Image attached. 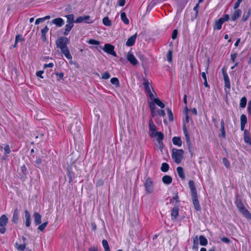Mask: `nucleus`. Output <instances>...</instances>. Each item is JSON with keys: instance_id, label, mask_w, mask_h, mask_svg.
Listing matches in <instances>:
<instances>
[{"instance_id": "obj_22", "label": "nucleus", "mask_w": 251, "mask_h": 251, "mask_svg": "<svg viewBox=\"0 0 251 251\" xmlns=\"http://www.w3.org/2000/svg\"><path fill=\"white\" fill-rule=\"evenodd\" d=\"M176 171L178 176L182 179H184L185 176L184 173L183 169L181 167H178L176 168Z\"/></svg>"}, {"instance_id": "obj_8", "label": "nucleus", "mask_w": 251, "mask_h": 251, "mask_svg": "<svg viewBox=\"0 0 251 251\" xmlns=\"http://www.w3.org/2000/svg\"><path fill=\"white\" fill-rule=\"evenodd\" d=\"M102 50L106 53L112 55L114 56H116V53L114 51V47L113 46L109 44H106L104 45Z\"/></svg>"}, {"instance_id": "obj_40", "label": "nucleus", "mask_w": 251, "mask_h": 251, "mask_svg": "<svg viewBox=\"0 0 251 251\" xmlns=\"http://www.w3.org/2000/svg\"><path fill=\"white\" fill-rule=\"evenodd\" d=\"M172 56H173V52L171 50H169L167 53L166 57L167 61L171 63L172 62Z\"/></svg>"}, {"instance_id": "obj_19", "label": "nucleus", "mask_w": 251, "mask_h": 251, "mask_svg": "<svg viewBox=\"0 0 251 251\" xmlns=\"http://www.w3.org/2000/svg\"><path fill=\"white\" fill-rule=\"evenodd\" d=\"M241 13L242 11L241 10L236 9L231 16V20L235 21L241 16Z\"/></svg>"}, {"instance_id": "obj_26", "label": "nucleus", "mask_w": 251, "mask_h": 251, "mask_svg": "<svg viewBox=\"0 0 251 251\" xmlns=\"http://www.w3.org/2000/svg\"><path fill=\"white\" fill-rule=\"evenodd\" d=\"M74 26L73 24H67L65 27L64 35H67Z\"/></svg>"}, {"instance_id": "obj_1", "label": "nucleus", "mask_w": 251, "mask_h": 251, "mask_svg": "<svg viewBox=\"0 0 251 251\" xmlns=\"http://www.w3.org/2000/svg\"><path fill=\"white\" fill-rule=\"evenodd\" d=\"M183 153L184 151L182 150L176 149H173L172 150V158L176 163L179 164L181 162Z\"/></svg>"}, {"instance_id": "obj_30", "label": "nucleus", "mask_w": 251, "mask_h": 251, "mask_svg": "<svg viewBox=\"0 0 251 251\" xmlns=\"http://www.w3.org/2000/svg\"><path fill=\"white\" fill-rule=\"evenodd\" d=\"M121 18L122 21L126 25L129 24V20L126 17V14L125 12H122L121 14Z\"/></svg>"}, {"instance_id": "obj_20", "label": "nucleus", "mask_w": 251, "mask_h": 251, "mask_svg": "<svg viewBox=\"0 0 251 251\" xmlns=\"http://www.w3.org/2000/svg\"><path fill=\"white\" fill-rule=\"evenodd\" d=\"M25 226L29 227L31 224L30 215L28 211H25Z\"/></svg>"}, {"instance_id": "obj_37", "label": "nucleus", "mask_w": 251, "mask_h": 251, "mask_svg": "<svg viewBox=\"0 0 251 251\" xmlns=\"http://www.w3.org/2000/svg\"><path fill=\"white\" fill-rule=\"evenodd\" d=\"M49 28L47 26H46L44 28L41 30V37L44 40L46 38V34L49 31Z\"/></svg>"}, {"instance_id": "obj_61", "label": "nucleus", "mask_w": 251, "mask_h": 251, "mask_svg": "<svg viewBox=\"0 0 251 251\" xmlns=\"http://www.w3.org/2000/svg\"><path fill=\"white\" fill-rule=\"evenodd\" d=\"M103 181L102 180H99L96 182V186H97V187L103 185Z\"/></svg>"}, {"instance_id": "obj_59", "label": "nucleus", "mask_w": 251, "mask_h": 251, "mask_svg": "<svg viewBox=\"0 0 251 251\" xmlns=\"http://www.w3.org/2000/svg\"><path fill=\"white\" fill-rule=\"evenodd\" d=\"M126 3V0H119L118 1V4L120 6H124Z\"/></svg>"}, {"instance_id": "obj_4", "label": "nucleus", "mask_w": 251, "mask_h": 251, "mask_svg": "<svg viewBox=\"0 0 251 251\" xmlns=\"http://www.w3.org/2000/svg\"><path fill=\"white\" fill-rule=\"evenodd\" d=\"M143 85L147 95L149 97H150L151 99H153L154 95L152 93V92L151 91V90H152V88L151 83L149 82L148 80L144 79Z\"/></svg>"}, {"instance_id": "obj_10", "label": "nucleus", "mask_w": 251, "mask_h": 251, "mask_svg": "<svg viewBox=\"0 0 251 251\" xmlns=\"http://www.w3.org/2000/svg\"><path fill=\"white\" fill-rule=\"evenodd\" d=\"M127 60L132 65H136L138 64V61L135 56L130 52H128L126 56Z\"/></svg>"}, {"instance_id": "obj_42", "label": "nucleus", "mask_w": 251, "mask_h": 251, "mask_svg": "<svg viewBox=\"0 0 251 251\" xmlns=\"http://www.w3.org/2000/svg\"><path fill=\"white\" fill-rule=\"evenodd\" d=\"M244 133H245V136H244V141L246 143H251V140L250 137L249 135L248 134V133L247 132L246 130L245 131Z\"/></svg>"}, {"instance_id": "obj_47", "label": "nucleus", "mask_w": 251, "mask_h": 251, "mask_svg": "<svg viewBox=\"0 0 251 251\" xmlns=\"http://www.w3.org/2000/svg\"><path fill=\"white\" fill-rule=\"evenodd\" d=\"M87 43L91 45H99L100 44L99 41L95 40L94 39H90L87 41Z\"/></svg>"}, {"instance_id": "obj_7", "label": "nucleus", "mask_w": 251, "mask_h": 251, "mask_svg": "<svg viewBox=\"0 0 251 251\" xmlns=\"http://www.w3.org/2000/svg\"><path fill=\"white\" fill-rule=\"evenodd\" d=\"M8 219L5 215H3L0 217V233L3 234L5 233L6 229L5 226L8 223Z\"/></svg>"}, {"instance_id": "obj_50", "label": "nucleus", "mask_w": 251, "mask_h": 251, "mask_svg": "<svg viewBox=\"0 0 251 251\" xmlns=\"http://www.w3.org/2000/svg\"><path fill=\"white\" fill-rule=\"evenodd\" d=\"M4 150L5 154H8L10 153V148H9V146L8 145H6L4 147Z\"/></svg>"}, {"instance_id": "obj_54", "label": "nucleus", "mask_w": 251, "mask_h": 251, "mask_svg": "<svg viewBox=\"0 0 251 251\" xmlns=\"http://www.w3.org/2000/svg\"><path fill=\"white\" fill-rule=\"evenodd\" d=\"M198 243L197 240V237H196L195 239H194L193 241V248L197 249L198 248Z\"/></svg>"}, {"instance_id": "obj_23", "label": "nucleus", "mask_w": 251, "mask_h": 251, "mask_svg": "<svg viewBox=\"0 0 251 251\" xmlns=\"http://www.w3.org/2000/svg\"><path fill=\"white\" fill-rule=\"evenodd\" d=\"M224 78L225 81V87L227 88L230 89V83L229 77L227 74L225 73L224 74Z\"/></svg>"}, {"instance_id": "obj_36", "label": "nucleus", "mask_w": 251, "mask_h": 251, "mask_svg": "<svg viewBox=\"0 0 251 251\" xmlns=\"http://www.w3.org/2000/svg\"><path fill=\"white\" fill-rule=\"evenodd\" d=\"M111 83L114 85L116 87H119L120 86L119 81L117 77H113L110 80Z\"/></svg>"}, {"instance_id": "obj_27", "label": "nucleus", "mask_w": 251, "mask_h": 251, "mask_svg": "<svg viewBox=\"0 0 251 251\" xmlns=\"http://www.w3.org/2000/svg\"><path fill=\"white\" fill-rule=\"evenodd\" d=\"M154 103L157 104L158 106L163 108L165 107V104L158 99L154 98L153 96V99H151Z\"/></svg>"}, {"instance_id": "obj_56", "label": "nucleus", "mask_w": 251, "mask_h": 251, "mask_svg": "<svg viewBox=\"0 0 251 251\" xmlns=\"http://www.w3.org/2000/svg\"><path fill=\"white\" fill-rule=\"evenodd\" d=\"M54 66V64L53 63H50L49 64H45L44 65V68H48V67H49V68H52Z\"/></svg>"}, {"instance_id": "obj_21", "label": "nucleus", "mask_w": 251, "mask_h": 251, "mask_svg": "<svg viewBox=\"0 0 251 251\" xmlns=\"http://www.w3.org/2000/svg\"><path fill=\"white\" fill-rule=\"evenodd\" d=\"M172 142L175 145L180 147L182 145L181 138L178 137H174L172 139Z\"/></svg>"}, {"instance_id": "obj_25", "label": "nucleus", "mask_w": 251, "mask_h": 251, "mask_svg": "<svg viewBox=\"0 0 251 251\" xmlns=\"http://www.w3.org/2000/svg\"><path fill=\"white\" fill-rule=\"evenodd\" d=\"M89 19H90V16L88 15L84 16L83 17L80 16V17H78L75 20V22L76 23H80L84 21H86L89 20Z\"/></svg>"}, {"instance_id": "obj_17", "label": "nucleus", "mask_w": 251, "mask_h": 251, "mask_svg": "<svg viewBox=\"0 0 251 251\" xmlns=\"http://www.w3.org/2000/svg\"><path fill=\"white\" fill-rule=\"evenodd\" d=\"M178 215V208L175 207L173 208L171 211V218L173 220H175Z\"/></svg>"}, {"instance_id": "obj_43", "label": "nucleus", "mask_w": 251, "mask_h": 251, "mask_svg": "<svg viewBox=\"0 0 251 251\" xmlns=\"http://www.w3.org/2000/svg\"><path fill=\"white\" fill-rule=\"evenodd\" d=\"M167 111L169 121H173L174 120V116H173V112H172L171 110L169 108H167Z\"/></svg>"}, {"instance_id": "obj_60", "label": "nucleus", "mask_w": 251, "mask_h": 251, "mask_svg": "<svg viewBox=\"0 0 251 251\" xmlns=\"http://www.w3.org/2000/svg\"><path fill=\"white\" fill-rule=\"evenodd\" d=\"M44 22V19H43L42 18H40L37 19L36 20V21H35V24L36 25H38L41 22Z\"/></svg>"}, {"instance_id": "obj_3", "label": "nucleus", "mask_w": 251, "mask_h": 251, "mask_svg": "<svg viewBox=\"0 0 251 251\" xmlns=\"http://www.w3.org/2000/svg\"><path fill=\"white\" fill-rule=\"evenodd\" d=\"M69 39L65 37L59 38L56 42L57 47L59 48L61 50L67 48V45L69 43Z\"/></svg>"}, {"instance_id": "obj_6", "label": "nucleus", "mask_w": 251, "mask_h": 251, "mask_svg": "<svg viewBox=\"0 0 251 251\" xmlns=\"http://www.w3.org/2000/svg\"><path fill=\"white\" fill-rule=\"evenodd\" d=\"M145 187L147 193H152L154 190L153 181L150 177H148L145 182Z\"/></svg>"}, {"instance_id": "obj_62", "label": "nucleus", "mask_w": 251, "mask_h": 251, "mask_svg": "<svg viewBox=\"0 0 251 251\" xmlns=\"http://www.w3.org/2000/svg\"><path fill=\"white\" fill-rule=\"evenodd\" d=\"M179 197L177 194H176L175 197L171 200V202H172L174 201H175L176 202H178Z\"/></svg>"}, {"instance_id": "obj_31", "label": "nucleus", "mask_w": 251, "mask_h": 251, "mask_svg": "<svg viewBox=\"0 0 251 251\" xmlns=\"http://www.w3.org/2000/svg\"><path fill=\"white\" fill-rule=\"evenodd\" d=\"M19 220V213L17 209L14 210L12 218V221L15 223H17Z\"/></svg>"}, {"instance_id": "obj_28", "label": "nucleus", "mask_w": 251, "mask_h": 251, "mask_svg": "<svg viewBox=\"0 0 251 251\" xmlns=\"http://www.w3.org/2000/svg\"><path fill=\"white\" fill-rule=\"evenodd\" d=\"M200 244L201 246H206L207 244L208 241L203 235H200L199 237Z\"/></svg>"}, {"instance_id": "obj_57", "label": "nucleus", "mask_w": 251, "mask_h": 251, "mask_svg": "<svg viewBox=\"0 0 251 251\" xmlns=\"http://www.w3.org/2000/svg\"><path fill=\"white\" fill-rule=\"evenodd\" d=\"M231 60L234 62L237 57V54L236 53H231L230 55Z\"/></svg>"}, {"instance_id": "obj_35", "label": "nucleus", "mask_w": 251, "mask_h": 251, "mask_svg": "<svg viewBox=\"0 0 251 251\" xmlns=\"http://www.w3.org/2000/svg\"><path fill=\"white\" fill-rule=\"evenodd\" d=\"M102 245L104 249V251H110L108 243L106 240L103 239L102 240Z\"/></svg>"}, {"instance_id": "obj_38", "label": "nucleus", "mask_w": 251, "mask_h": 251, "mask_svg": "<svg viewBox=\"0 0 251 251\" xmlns=\"http://www.w3.org/2000/svg\"><path fill=\"white\" fill-rule=\"evenodd\" d=\"M150 107L151 111V115L152 117H154L156 115V113L155 111V106L154 103H151L150 104Z\"/></svg>"}, {"instance_id": "obj_24", "label": "nucleus", "mask_w": 251, "mask_h": 251, "mask_svg": "<svg viewBox=\"0 0 251 251\" xmlns=\"http://www.w3.org/2000/svg\"><path fill=\"white\" fill-rule=\"evenodd\" d=\"M162 181L165 184H170L172 182V178L170 176L166 175L162 177Z\"/></svg>"}, {"instance_id": "obj_64", "label": "nucleus", "mask_w": 251, "mask_h": 251, "mask_svg": "<svg viewBox=\"0 0 251 251\" xmlns=\"http://www.w3.org/2000/svg\"><path fill=\"white\" fill-rule=\"evenodd\" d=\"M221 240L223 242L226 243H228L229 242V239L226 237H223V238H221Z\"/></svg>"}, {"instance_id": "obj_55", "label": "nucleus", "mask_w": 251, "mask_h": 251, "mask_svg": "<svg viewBox=\"0 0 251 251\" xmlns=\"http://www.w3.org/2000/svg\"><path fill=\"white\" fill-rule=\"evenodd\" d=\"M44 73L43 71H40L37 72H36V75L38 77H39L41 78H43V76H42V74Z\"/></svg>"}, {"instance_id": "obj_12", "label": "nucleus", "mask_w": 251, "mask_h": 251, "mask_svg": "<svg viewBox=\"0 0 251 251\" xmlns=\"http://www.w3.org/2000/svg\"><path fill=\"white\" fill-rule=\"evenodd\" d=\"M137 37V33L129 38L126 42V45L128 47L133 46L135 42Z\"/></svg>"}, {"instance_id": "obj_18", "label": "nucleus", "mask_w": 251, "mask_h": 251, "mask_svg": "<svg viewBox=\"0 0 251 251\" xmlns=\"http://www.w3.org/2000/svg\"><path fill=\"white\" fill-rule=\"evenodd\" d=\"M61 52L64 54L65 57L69 60H72V56L70 53V52L68 48L65 49L61 50ZM72 61H70V63L72 64Z\"/></svg>"}, {"instance_id": "obj_41", "label": "nucleus", "mask_w": 251, "mask_h": 251, "mask_svg": "<svg viewBox=\"0 0 251 251\" xmlns=\"http://www.w3.org/2000/svg\"><path fill=\"white\" fill-rule=\"evenodd\" d=\"M247 104V99L246 97H243L241 98L240 102V106L242 108L246 107Z\"/></svg>"}, {"instance_id": "obj_44", "label": "nucleus", "mask_w": 251, "mask_h": 251, "mask_svg": "<svg viewBox=\"0 0 251 251\" xmlns=\"http://www.w3.org/2000/svg\"><path fill=\"white\" fill-rule=\"evenodd\" d=\"M241 124L246 125L247 122V119L246 116L244 114H242L240 118Z\"/></svg>"}, {"instance_id": "obj_11", "label": "nucleus", "mask_w": 251, "mask_h": 251, "mask_svg": "<svg viewBox=\"0 0 251 251\" xmlns=\"http://www.w3.org/2000/svg\"><path fill=\"white\" fill-rule=\"evenodd\" d=\"M191 197H192L193 203V204L194 205L195 209L197 211L200 210L201 207H200L199 202L198 201L197 194L194 195H192Z\"/></svg>"}, {"instance_id": "obj_9", "label": "nucleus", "mask_w": 251, "mask_h": 251, "mask_svg": "<svg viewBox=\"0 0 251 251\" xmlns=\"http://www.w3.org/2000/svg\"><path fill=\"white\" fill-rule=\"evenodd\" d=\"M157 131H156V126L153 123L152 120L149 123V134L151 137H155V134Z\"/></svg>"}, {"instance_id": "obj_45", "label": "nucleus", "mask_w": 251, "mask_h": 251, "mask_svg": "<svg viewBox=\"0 0 251 251\" xmlns=\"http://www.w3.org/2000/svg\"><path fill=\"white\" fill-rule=\"evenodd\" d=\"M48 224V222H46L38 226V229L41 231H44Z\"/></svg>"}, {"instance_id": "obj_5", "label": "nucleus", "mask_w": 251, "mask_h": 251, "mask_svg": "<svg viewBox=\"0 0 251 251\" xmlns=\"http://www.w3.org/2000/svg\"><path fill=\"white\" fill-rule=\"evenodd\" d=\"M189 121V118L187 114H186L185 119L183 120V130L185 135L186 141L188 144H190L189 134L186 127V124Z\"/></svg>"}, {"instance_id": "obj_51", "label": "nucleus", "mask_w": 251, "mask_h": 251, "mask_svg": "<svg viewBox=\"0 0 251 251\" xmlns=\"http://www.w3.org/2000/svg\"><path fill=\"white\" fill-rule=\"evenodd\" d=\"M177 35V30L176 29H175L173 30L172 35V38L173 40H175L176 39Z\"/></svg>"}, {"instance_id": "obj_48", "label": "nucleus", "mask_w": 251, "mask_h": 251, "mask_svg": "<svg viewBox=\"0 0 251 251\" xmlns=\"http://www.w3.org/2000/svg\"><path fill=\"white\" fill-rule=\"evenodd\" d=\"M16 247L18 250H21V251H24L25 248V244L19 245L17 243H16Z\"/></svg>"}, {"instance_id": "obj_49", "label": "nucleus", "mask_w": 251, "mask_h": 251, "mask_svg": "<svg viewBox=\"0 0 251 251\" xmlns=\"http://www.w3.org/2000/svg\"><path fill=\"white\" fill-rule=\"evenodd\" d=\"M110 77V75L107 72L104 73L101 75V78L103 79H107Z\"/></svg>"}, {"instance_id": "obj_58", "label": "nucleus", "mask_w": 251, "mask_h": 251, "mask_svg": "<svg viewBox=\"0 0 251 251\" xmlns=\"http://www.w3.org/2000/svg\"><path fill=\"white\" fill-rule=\"evenodd\" d=\"M158 113L159 115H161L163 117H164L165 116V113L164 110H158Z\"/></svg>"}, {"instance_id": "obj_14", "label": "nucleus", "mask_w": 251, "mask_h": 251, "mask_svg": "<svg viewBox=\"0 0 251 251\" xmlns=\"http://www.w3.org/2000/svg\"><path fill=\"white\" fill-rule=\"evenodd\" d=\"M189 186L190 187V190H191V194L192 195H197V190L195 187L194 183L193 181L190 180L189 182Z\"/></svg>"}, {"instance_id": "obj_34", "label": "nucleus", "mask_w": 251, "mask_h": 251, "mask_svg": "<svg viewBox=\"0 0 251 251\" xmlns=\"http://www.w3.org/2000/svg\"><path fill=\"white\" fill-rule=\"evenodd\" d=\"M251 15V10L249 9L247 13H245L243 15L242 20L243 21L245 22L248 20Z\"/></svg>"}, {"instance_id": "obj_52", "label": "nucleus", "mask_w": 251, "mask_h": 251, "mask_svg": "<svg viewBox=\"0 0 251 251\" xmlns=\"http://www.w3.org/2000/svg\"><path fill=\"white\" fill-rule=\"evenodd\" d=\"M23 40V38L22 37V36L20 35H18L16 36L15 38V42L16 44H17L19 41H22Z\"/></svg>"}, {"instance_id": "obj_33", "label": "nucleus", "mask_w": 251, "mask_h": 251, "mask_svg": "<svg viewBox=\"0 0 251 251\" xmlns=\"http://www.w3.org/2000/svg\"><path fill=\"white\" fill-rule=\"evenodd\" d=\"M65 17L67 18V22L68 24H73L75 22L74 21V16L73 14H69L66 15Z\"/></svg>"}, {"instance_id": "obj_46", "label": "nucleus", "mask_w": 251, "mask_h": 251, "mask_svg": "<svg viewBox=\"0 0 251 251\" xmlns=\"http://www.w3.org/2000/svg\"><path fill=\"white\" fill-rule=\"evenodd\" d=\"M223 163L225 166L226 168H229L230 166V162L228 161V160L226 158H224L223 159Z\"/></svg>"}, {"instance_id": "obj_15", "label": "nucleus", "mask_w": 251, "mask_h": 251, "mask_svg": "<svg viewBox=\"0 0 251 251\" xmlns=\"http://www.w3.org/2000/svg\"><path fill=\"white\" fill-rule=\"evenodd\" d=\"M33 217L35 224L36 225H39L41 222V215L37 212H35Z\"/></svg>"}, {"instance_id": "obj_63", "label": "nucleus", "mask_w": 251, "mask_h": 251, "mask_svg": "<svg viewBox=\"0 0 251 251\" xmlns=\"http://www.w3.org/2000/svg\"><path fill=\"white\" fill-rule=\"evenodd\" d=\"M248 110L249 113L251 115V100L249 101L248 103Z\"/></svg>"}, {"instance_id": "obj_29", "label": "nucleus", "mask_w": 251, "mask_h": 251, "mask_svg": "<svg viewBox=\"0 0 251 251\" xmlns=\"http://www.w3.org/2000/svg\"><path fill=\"white\" fill-rule=\"evenodd\" d=\"M103 24L107 26H110L112 25L111 21L109 20L108 17H105L102 19Z\"/></svg>"}, {"instance_id": "obj_32", "label": "nucleus", "mask_w": 251, "mask_h": 251, "mask_svg": "<svg viewBox=\"0 0 251 251\" xmlns=\"http://www.w3.org/2000/svg\"><path fill=\"white\" fill-rule=\"evenodd\" d=\"M155 137H156V139L160 144L161 141L163 139L164 135L161 132H157L155 134Z\"/></svg>"}, {"instance_id": "obj_16", "label": "nucleus", "mask_w": 251, "mask_h": 251, "mask_svg": "<svg viewBox=\"0 0 251 251\" xmlns=\"http://www.w3.org/2000/svg\"><path fill=\"white\" fill-rule=\"evenodd\" d=\"M237 207L240 211L245 215L249 214V212L247 210L242 203H236Z\"/></svg>"}, {"instance_id": "obj_39", "label": "nucleus", "mask_w": 251, "mask_h": 251, "mask_svg": "<svg viewBox=\"0 0 251 251\" xmlns=\"http://www.w3.org/2000/svg\"><path fill=\"white\" fill-rule=\"evenodd\" d=\"M169 169V165L166 163H163L162 164L161 170L163 172H166Z\"/></svg>"}, {"instance_id": "obj_53", "label": "nucleus", "mask_w": 251, "mask_h": 251, "mask_svg": "<svg viewBox=\"0 0 251 251\" xmlns=\"http://www.w3.org/2000/svg\"><path fill=\"white\" fill-rule=\"evenodd\" d=\"M243 0H237V1L235 3L234 5V8L235 9H237L238 7L239 6L241 2Z\"/></svg>"}, {"instance_id": "obj_13", "label": "nucleus", "mask_w": 251, "mask_h": 251, "mask_svg": "<svg viewBox=\"0 0 251 251\" xmlns=\"http://www.w3.org/2000/svg\"><path fill=\"white\" fill-rule=\"evenodd\" d=\"M52 23L55 25L57 27H61L64 24V21L61 18H57L52 21Z\"/></svg>"}, {"instance_id": "obj_2", "label": "nucleus", "mask_w": 251, "mask_h": 251, "mask_svg": "<svg viewBox=\"0 0 251 251\" xmlns=\"http://www.w3.org/2000/svg\"><path fill=\"white\" fill-rule=\"evenodd\" d=\"M229 19V16L228 15H224L222 17L220 18L218 20H215L214 25H213V29L220 30L222 28V25L225 22L228 21Z\"/></svg>"}]
</instances>
